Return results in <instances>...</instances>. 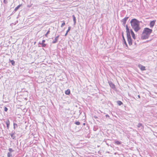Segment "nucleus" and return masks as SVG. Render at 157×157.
Returning <instances> with one entry per match:
<instances>
[{"label":"nucleus","instance_id":"obj_1","mask_svg":"<svg viewBox=\"0 0 157 157\" xmlns=\"http://www.w3.org/2000/svg\"><path fill=\"white\" fill-rule=\"evenodd\" d=\"M132 28L136 32H137L140 29V21L137 19H132L130 22Z\"/></svg>","mask_w":157,"mask_h":157},{"label":"nucleus","instance_id":"obj_2","mask_svg":"<svg viewBox=\"0 0 157 157\" xmlns=\"http://www.w3.org/2000/svg\"><path fill=\"white\" fill-rule=\"evenodd\" d=\"M152 32V29L148 28H144L141 36V38L143 40L147 39Z\"/></svg>","mask_w":157,"mask_h":157},{"label":"nucleus","instance_id":"obj_3","mask_svg":"<svg viewBox=\"0 0 157 157\" xmlns=\"http://www.w3.org/2000/svg\"><path fill=\"white\" fill-rule=\"evenodd\" d=\"M127 40L129 45L131 46L132 44V39L131 38L130 34L127 35Z\"/></svg>","mask_w":157,"mask_h":157},{"label":"nucleus","instance_id":"obj_4","mask_svg":"<svg viewBox=\"0 0 157 157\" xmlns=\"http://www.w3.org/2000/svg\"><path fill=\"white\" fill-rule=\"evenodd\" d=\"M128 17H125L122 19L121 20V22H122V25L123 26H125L126 21L128 20Z\"/></svg>","mask_w":157,"mask_h":157},{"label":"nucleus","instance_id":"obj_5","mask_svg":"<svg viewBox=\"0 0 157 157\" xmlns=\"http://www.w3.org/2000/svg\"><path fill=\"white\" fill-rule=\"evenodd\" d=\"M138 67L141 71H144L146 70L145 67L143 66L140 64H139L138 65Z\"/></svg>","mask_w":157,"mask_h":157},{"label":"nucleus","instance_id":"obj_6","mask_svg":"<svg viewBox=\"0 0 157 157\" xmlns=\"http://www.w3.org/2000/svg\"><path fill=\"white\" fill-rule=\"evenodd\" d=\"M109 86L112 89H114L115 88V85L111 82H109Z\"/></svg>","mask_w":157,"mask_h":157},{"label":"nucleus","instance_id":"obj_7","mask_svg":"<svg viewBox=\"0 0 157 157\" xmlns=\"http://www.w3.org/2000/svg\"><path fill=\"white\" fill-rule=\"evenodd\" d=\"M122 38H123V42L124 43V44H125V45H126V47H128V45H127V44L126 43V40H125V39L124 38V35H123V32H122Z\"/></svg>","mask_w":157,"mask_h":157},{"label":"nucleus","instance_id":"obj_8","mask_svg":"<svg viewBox=\"0 0 157 157\" xmlns=\"http://www.w3.org/2000/svg\"><path fill=\"white\" fill-rule=\"evenodd\" d=\"M155 21H151L150 23V27L151 28H152L154 26L155 23Z\"/></svg>","mask_w":157,"mask_h":157},{"label":"nucleus","instance_id":"obj_9","mask_svg":"<svg viewBox=\"0 0 157 157\" xmlns=\"http://www.w3.org/2000/svg\"><path fill=\"white\" fill-rule=\"evenodd\" d=\"M59 36L58 35L54 39V40L52 41V43L53 44H55L58 41V39L59 38Z\"/></svg>","mask_w":157,"mask_h":157},{"label":"nucleus","instance_id":"obj_10","mask_svg":"<svg viewBox=\"0 0 157 157\" xmlns=\"http://www.w3.org/2000/svg\"><path fill=\"white\" fill-rule=\"evenodd\" d=\"M15 132H13L12 131V133H11L10 134V135L11 137V138L13 139H15V136H14L15 135Z\"/></svg>","mask_w":157,"mask_h":157},{"label":"nucleus","instance_id":"obj_11","mask_svg":"<svg viewBox=\"0 0 157 157\" xmlns=\"http://www.w3.org/2000/svg\"><path fill=\"white\" fill-rule=\"evenodd\" d=\"M130 33H131V35L132 36V38L134 39H136V37H135V34L133 32V31L132 29H131L130 30Z\"/></svg>","mask_w":157,"mask_h":157},{"label":"nucleus","instance_id":"obj_12","mask_svg":"<svg viewBox=\"0 0 157 157\" xmlns=\"http://www.w3.org/2000/svg\"><path fill=\"white\" fill-rule=\"evenodd\" d=\"M126 32L127 33V35L130 34V30L129 29L128 25H127L126 26Z\"/></svg>","mask_w":157,"mask_h":157},{"label":"nucleus","instance_id":"obj_13","mask_svg":"<svg viewBox=\"0 0 157 157\" xmlns=\"http://www.w3.org/2000/svg\"><path fill=\"white\" fill-rule=\"evenodd\" d=\"M6 126L8 129L9 128L10 124V122L9 119H7L6 121Z\"/></svg>","mask_w":157,"mask_h":157},{"label":"nucleus","instance_id":"obj_14","mask_svg":"<svg viewBox=\"0 0 157 157\" xmlns=\"http://www.w3.org/2000/svg\"><path fill=\"white\" fill-rule=\"evenodd\" d=\"M72 17H73V21H74V25H75V24H76V17H75V16L74 15H72Z\"/></svg>","mask_w":157,"mask_h":157},{"label":"nucleus","instance_id":"obj_15","mask_svg":"<svg viewBox=\"0 0 157 157\" xmlns=\"http://www.w3.org/2000/svg\"><path fill=\"white\" fill-rule=\"evenodd\" d=\"M65 94L67 95H69L70 94V90L69 89H67L65 91Z\"/></svg>","mask_w":157,"mask_h":157},{"label":"nucleus","instance_id":"obj_16","mask_svg":"<svg viewBox=\"0 0 157 157\" xmlns=\"http://www.w3.org/2000/svg\"><path fill=\"white\" fill-rule=\"evenodd\" d=\"M21 5H19L18 6H17L16 7L14 10V11H16L19 9V8L21 7Z\"/></svg>","mask_w":157,"mask_h":157},{"label":"nucleus","instance_id":"obj_17","mask_svg":"<svg viewBox=\"0 0 157 157\" xmlns=\"http://www.w3.org/2000/svg\"><path fill=\"white\" fill-rule=\"evenodd\" d=\"M117 104L119 105H121L123 104V103L121 101H117Z\"/></svg>","mask_w":157,"mask_h":157},{"label":"nucleus","instance_id":"obj_18","mask_svg":"<svg viewBox=\"0 0 157 157\" xmlns=\"http://www.w3.org/2000/svg\"><path fill=\"white\" fill-rule=\"evenodd\" d=\"M115 144L117 145H120L121 144V142L118 141H115Z\"/></svg>","mask_w":157,"mask_h":157},{"label":"nucleus","instance_id":"obj_19","mask_svg":"<svg viewBox=\"0 0 157 157\" xmlns=\"http://www.w3.org/2000/svg\"><path fill=\"white\" fill-rule=\"evenodd\" d=\"M7 156L8 157H12V154L11 152H9L7 154Z\"/></svg>","mask_w":157,"mask_h":157},{"label":"nucleus","instance_id":"obj_20","mask_svg":"<svg viewBox=\"0 0 157 157\" xmlns=\"http://www.w3.org/2000/svg\"><path fill=\"white\" fill-rule=\"evenodd\" d=\"M10 62L14 66L15 65V62L14 60H10Z\"/></svg>","mask_w":157,"mask_h":157},{"label":"nucleus","instance_id":"obj_21","mask_svg":"<svg viewBox=\"0 0 157 157\" xmlns=\"http://www.w3.org/2000/svg\"><path fill=\"white\" fill-rule=\"evenodd\" d=\"M137 127L138 128H140L142 127V128H143V126L142 124L141 123H139L138 124V125H137Z\"/></svg>","mask_w":157,"mask_h":157},{"label":"nucleus","instance_id":"obj_22","mask_svg":"<svg viewBox=\"0 0 157 157\" xmlns=\"http://www.w3.org/2000/svg\"><path fill=\"white\" fill-rule=\"evenodd\" d=\"M18 127L17 124H16L14 123H13V128L15 129L16 128H17Z\"/></svg>","mask_w":157,"mask_h":157},{"label":"nucleus","instance_id":"obj_23","mask_svg":"<svg viewBox=\"0 0 157 157\" xmlns=\"http://www.w3.org/2000/svg\"><path fill=\"white\" fill-rule=\"evenodd\" d=\"M9 152L11 153L13 152L14 151V150L11 148H9Z\"/></svg>","mask_w":157,"mask_h":157},{"label":"nucleus","instance_id":"obj_24","mask_svg":"<svg viewBox=\"0 0 157 157\" xmlns=\"http://www.w3.org/2000/svg\"><path fill=\"white\" fill-rule=\"evenodd\" d=\"M75 123L76 124V125H79L80 124V122L79 121H76V122H75Z\"/></svg>","mask_w":157,"mask_h":157},{"label":"nucleus","instance_id":"obj_25","mask_svg":"<svg viewBox=\"0 0 157 157\" xmlns=\"http://www.w3.org/2000/svg\"><path fill=\"white\" fill-rule=\"evenodd\" d=\"M41 45L42 47H45L46 45V44L44 43H41Z\"/></svg>","mask_w":157,"mask_h":157},{"label":"nucleus","instance_id":"obj_26","mask_svg":"<svg viewBox=\"0 0 157 157\" xmlns=\"http://www.w3.org/2000/svg\"><path fill=\"white\" fill-rule=\"evenodd\" d=\"M8 2V0H4L3 3L5 4H7Z\"/></svg>","mask_w":157,"mask_h":157},{"label":"nucleus","instance_id":"obj_27","mask_svg":"<svg viewBox=\"0 0 157 157\" xmlns=\"http://www.w3.org/2000/svg\"><path fill=\"white\" fill-rule=\"evenodd\" d=\"M50 31L49 30L47 32V33H46L45 34V36H46V37H47V35H48L50 33Z\"/></svg>","mask_w":157,"mask_h":157},{"label":"nucleus","instance_id":"obj_28","mask_svg":"<svg viewBox=\"0 0 157 157\" xmlns=\"http://www.w3.org/2000/svg\"><path fill=\"white\" fill-rule=\"evenodd\" d=\"M71 27L69 26L68 27L67 30V33H68L71 30Z\"/></svg>","mask_w":157,"mask_h":157},{"label":"nucleus","instance_id":"obj_29","mask_svg":"<svg viewBox=\"0 0 157 157\" xmlns=\"http://www.w3.org/2000/svg\"><path fill=\"white\" fill-rule=\"evenodd\" d=\"M65 25V23L64 22H63V23L62 24V25L61 26V27H63L64 25Z\"/></svg>","mask_w":157,"mask_h":157},{"label":"nucleus","instance_id":"obj_30","mask_svg":"<svg viewBox=\"0 0 157 157\" xmlns=\"http://www.w3.org/2000/svg\"><path fill=\"white\" fill-rule=\"evenodd\" d=\"M8 110V108L6 107H4V111L5 112H7V111Z\"/></svg>","mask_w":157,"mask_h":157},{"label":"nucleus","instance_id":"obj_31","mask_svg":"<svg viewBox=\"0 0 157 157\" xmlns=\"http://www.w3.org/2000/svg\"><path fill=\"white\" fill-rule=\"evenodd\" d=\"M45 40H43L41 43H44L45 42Z\"/></svg>","mask_w":157,"mask_h":157},{"label":"nucleus","instance_id":"obj_32","mask_svg":"<svg viewBox=\"0 0 157 157\" xmlns=\"http://www.w3.org/2000/svg\"><path fill=\"white\" fill-rule=\"evenodd\" d=\"M67 33H67V32H66V34H65V35H64L65 36H67Z\"/></svg>","mask_w":157,"mask_h":157},{"label":"nucleus","instance_id":"obj_33","mask_svg":"<svg viewBox=\"0 0 157 157\" xmlns=\"http://www.w3.org/2000/svg\"><path fill=\"white\" fill-rule=\"evenodd\" d=\"M138 97L139 98H140V96L139 95H138Z\"/></svg>","mask_w":157,"mask_h":157},{"label":"nucleus","instance_id":"obj_34","mask_svg":"<svg viewBox=\"0 0 157 157\" xmlns=\"http://www.w3.org/2000/svg\"><path fill=\"white\" fill-rule=\"evenodd\" d=\"M106 116L107 117H109V116L108 115H106Z\"/></svg>","mask_w":157,"mask_h":157},{"label":"nucleus","instance_id":"obj_35","mask_svg":"<svg viewBox=\"0 0 157 157\" xmlns=\"http://www.w3.org/2000/svg\"><path fill=\"white\" fill-rule=\"evenodd\" d=\"M39 44H41V43L39 42Z\"/></svg>","mask_w":157,"mask_h":157},{"label":"nucleus","instance_id":"obj_36","mask_svg":"<svg viewBox=\"0 0 157 157\" xmlns=\"http://www.w3.org/2000/svg\"><path fill=\"white\" fill-rule=\"evenodd\" d=\"M94 117L95 118H97V117H96V116H95V117Z\"/></svg>","mask_w":157,"mask_h":157}]
</instances>
